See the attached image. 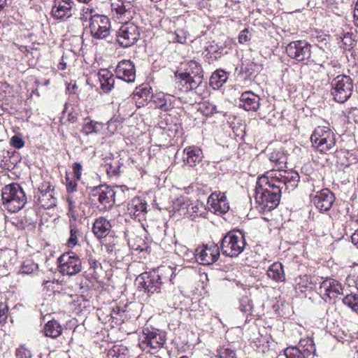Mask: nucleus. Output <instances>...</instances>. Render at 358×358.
<instances>
[{
    "instance_id": "f257e3e1",
    "label": "nucleus",
    "mask_w": 358,
    "mask_h": 358,
    "mask_svg": "<svg viewBox=\"0 0 358 358\" xmlns=\"http://www.w3.org/2000/svg\"><path fill=\"white\" fill-rule=\"evenodd\" d=\"M299 175L294 171H268L259 176L255 187V201L262 210L275 208L282 191L290 192L298 185Z\"/></svg>"
},
{
    "instance_id": "f03ea898",
    "label": "nucleus",
    "mask_w": 358,
    "mask_h": 358,
    "mask_svg": "<svg viewBox=\"0 0 358 358\" xmlns=\"http://www.w3.org/2000/svg\"><path fill=\"white\" fill-rule=\"evenodd\" d=\"M176 88L183 92L197 89L203 82V71L201 66L194 60L185 64L184 72L175 73Z\"/></svg>"
},
{
    "instance_id": "7ed1b4c3",
    "label": "nucleus",
    "mask_w": 358,
    "mask_h": 358,
    "mask_svg": "<svg viewBox=\"0 0 358 358\" xmlns=\"http://www.w3.org/2000/svg\"><path fill=\"white\" fill-rule=\"evenodd\" d=\"M164 273H171V276L173 275L171 268H165V271L163 268H158L157 270L140 274L136 280L138 283V288L149 296L159 293L162 284L166 280V278L163 276Z\"/></svg>"
},
{
    "instance_id": "20e7f679",
    "label": "nucleus",
    "mask_w": 358,
    "mask_h": 358,
    "mask_svg": "<svg viewBox=\"0 0 358 358\" xmlns=\"http://www.w3.org/2000/svg\"><path fill=\"white\" fill-rule=\"evenodd\" d=\"M166 343V331L155 328H145L140 338L139 346L143 351L155 354L162 349Z\"/></svg>"
},
{
    "instance_id": "39448f33",
    "label": "nucleus",
    "mask_w": 358,
    "mask_h": 358,
    "mask_svg": "<svg viewBox=\"0 0 358 358\" xmlns=\"http://www.w3.org/2000/svg\"><path fill=\"white\" fill-rule=\"evenodd\" d=\"M1 197L4 208L11 213L21 210L27 201L24 190L17 183L5 186L2 189Z\"/></svg>"
},
{
    "instance_id": "423d86ee",
    "label": "nucleus",
    "mask_w": 358,
    "mask_h": 358,
    "mask_svg": "<svg viewBox=\"0 0 358 358\" xmlns=\"http://www.w3.org/2000/svg\"><path fill=\"white\" fill-rule=\"evenodd\" d=\"M92 9L86 8L83 9V14L81 15L82 20H87V15L90 16V30L93 38L96 39L106 38L110 33V19L103 15H92Z\"/></svg>"
},
{
    "instance_id": "0eeeda50",
    "label": "nucleus",
    "mask_w": 358,
    "mask_h": 358,
    "mask_svg": "<svg viewBox=\"0 0 358 358\" xmlns=\"http://www.w3.org/2000/svg\"><path fill=\"white\" fill-rule=\"evenodd\" d=\"M330 85L333 99L339 103H345L353 93L354 82L349 76L338 75L333 78Z\"/></svg>"
},
{
    "instance_id": "6e6552de",
    "label": "nucleus",
    "mask_w": 358,
    "mask_h": 358,
    "mask_svg": "<svg viewBox=\"0 0 358 358\" xmlns=\"http://www.w3.org/2000/svg\"><path fill=\"white\" fill-rule=\"evenodd\" d=\"M313 146L319 152L327 153L336 150V138L334 131L325 127H317L310 136Z\"/></svg>"
},
{
    "instance_id": "1a4fd4ad",
    "label": "nucleus",
    "mask_w": 358,
    "mask_h": 358,
    "mask_svg": "<svg viewBox=\"0 0 358 358\" xmlns=\"http://www.w3.org/2000/svg\"><path fill=\"white\" fill-rule=\"evenodd\" d=\"M245 245L244 235L241 231H230L222 239L220 250L226 257H236L243 251Z\"/></svg>"
},
{
    "instance_id": "9d476101",
    "label": "nucleus",
    "mask_w": 358,
    "mask_h": 358,
    "mask_svg": "<svg viewBox=\"0 0 358 358\" xmlns=\"http://www.w3.org/2000/svg\"><path fill=\"white\" fill-rule=\"evenodd\" d=\"M115 192L108 185L94 187L89 192V199L92 206L106 210L115 204Z\"/></svg>"
},
{
    "instance_id": "9b49d317",
    "label": "nucleus",
    "mask_w": 358,
    "mask_h": 358,
    "mask_svg": "<svg viewBox=\"0 0 358 358\" xmlns=\"http://www.w3.org/2000/svg\"><path fill=\"white\" fill-rule=\"evenodd\" d=\"M60 273L64 275H75L82 270V261L73 252H64L57 259Z\"/></svg>"
},
{
    "instance_id": "f8f14e48",
    "label": "nucleus",
    "mask_w": 358,
    "mask_h": 358,
    "mask_svg": "<svg viewBox=\"0 0 358 358\" xmlns=\"http://www.w3.org/2000/svg\"><path fill=\"white\" fill-rule=\"evenodd\" d=\"M140 37L138 26L132 22H124L119 29L117 34V41L122 48H127L134 45Z\"/></svg>"
},
{
    "instance_id": "ddd939ff",
    "label": "nucleus",
    "mask_w": 358,
    "mask_h": 358,
    "mask_svg": "<svg viewBox=\"0 0 358 358\" xmlns=\"http://www.w3.org/2000/svg\"><path fill=\"white\" fill-rule=\"evenodd\" d=\"M311 45L304 40L290 42L286 47L287 55L298 62L308 59L311 56Z\"/></svg>"
},
{
    "instance_id": "4468645a",
    "label": "nucleus",
    "mask_w": 358,
    "mask_h": 358,
    "mask_svg": "<svg viewBox=\"0 0 358 358\" xmlns=\"http://www.w3.org/2000/svg\"><path fill=\"white\" fill-rule=\"evenodd\" d=\"M319 293L325 301L336 299L343 294V289L341 282L333 278H327L320 283Z\"/></svg>"
},
{
    "instance_id": "2eb2a0df",
    "label": "nucleus",
    "mask_w": 358,
    "mask_h": 358,
    "mask_svg": "<svg viewBox=\"0 0 358 358\" xmlns=\"http://www.w3.org/2000/svg\"><path fill=\"white\" fill-rule=\"evenodd\" d=\"M219 257L220 248L216 244H206L196 249V259L201 264H212L218 259Z\"/></svg>"
},
{
    "instance_id": "dca6fc26",
    "label": "nucleus",
    "mask_w": 358,
    "mask_h": 358,
    "mask_svg": "<svg viewBox=\"0 0 358 358\" xmlns=\"http://www.w3.org/2000/svg\"><path fill=\"white\" fill-rule=\"evenodd\" d=\"M73 0H54L51 13L57 20H66L73 15Z\"/></svg>"
},
{
    "instance_id": "f3484780",
    "label": "nucleus",
    "mask_w": 358,
    "mask_h": 358,
    "mask_svg": "<svg viewBox=\"0 0 358 358\" xmlns=\"http://www.w3.org/2000/svg\"><path fill=\"white\" fill-rule=\"evenodd\" d=\"M117 78L122 80L127 83H134L136 80V69L134 63L130 60L120 61L115 68Z\"/></svg>"
},
{
    "instance_id": "a211bd4d",
    "label": "nucleus",
    "mask_w": 358,
    "mask_h": 358,
    "mask_svg": "<svg viewBox=\"0 0 358 358\" xmlns=\"http://www.w3.org/2000/svg\"><path fill=\"white\" fill-rule=\"evenodd\" d=\"M334 201V193L327 188L317 192L312 199V202L320 211L329 210Z\"/></svg>"
},
{
    "instance_id": "6ab92c4d",
    "label": "nucleus",
    "mask_w": 358,
    "mask_h": 358,
    "mask_svg": "<svg viewBox=\"0 0 358 358\" xmlns=\"http://www.w3.org/2000/svg\"><path fill=\"white\" fill-rule=\"evenodd\" d=\"M127 210L132 218L142 222L146 219L147 203L140 198H134L129 203Z\"/></svg>"
},
{
    "instance_id": "aec40b11",
    "label": "nucleus",
    "mask_w": 358,
    "mask_h": 358,
    "mask_svg": "<svg viewBox=\"0 0 358 358\" xmlns=\"http://www.w3.org/2000/svg\"><path fill=\"white\" fill-rule=\"evenodd\" d=\"M112 10L115 11L117 18L122 20V22L130 21L135 14V9L130 1H123L117 0L113 3Z\"/></svg>"
},
{
    "instance_id": "412c9836",
    "label": "nucleus",
    "mask_w": 358,
    "mask_h": 358,
    "mask_svg": "<svg viewBox=\"0 0 358 358\" xmlns=\"http://www.w3.org/2000/svg\"><path fill=\"white\" fill-rule=\"evenodd\" d=\"M260 97L251 91L242 93L239 99V106L245 110L257 111L260 106Z\"/></svg>"
},
{
    "instance_id": "4be33fe9",
    "label": "nucleus",
    "mask_w": 358,
    "mask_h": 358,
    "mask_svg": "<svg viewBox=\"0 0 358 358\" xmlns=\"http://www.w3.org/2000/svg\"><path fill=\"white\" fill-rule=\"evenodd\" d=\"M184 164L190 167L196 166L202 162L203 155L202 150L195 146L188 147L184 150Z\"/></svg>"
},
{
    "instance_id": "5701e85b",
    "label": "nucleus",
    "mask_w": 358,
    "mask_h": 358,
    "mask_svg": "<svg viewBox=\"0 0 358 358\" xmlns=\"http://www.w3.org/2000/svg\"><path fill=\"white\" fill-rule=\"evenodd\" d=\"M110 229L111 224L110 221L103 217L96 219L92 227V231L99 239L106 237Z\"/></svg>"
},
{
    "instance_id": "b1692460",
    "label": "nucleus",
    "mask_w": 358,
    "mask_h": 358,
    "mask_svg": "<svg viewBox=\"0 0 358 358\" xmlns=\"http://www.w3.org/2000/svg\"><path fill=\"white\" fill-rule=\"evenodd\" d=\"M101 88L105 92H110L114 86L115 78L113 73L106 69H100L97 73Z\"/></svg>"
},
{
    "instance_id": "393cba45",
    "label": "nucleus",
    "mask_w": 358,
    "mask_h": 358,
    "mask_svg": "<svg viewBox=\"0 0 358 358\" xmlns=\"http://www.w3.org/2000/svg\"><path fill=\"white\" fill-rule=\"evenodd\" d=\"M301 358H314L315 355V346L313 340L301 339L297 346Z\"/></svg>"
},
{
    "instance_id": "a878e982",
    "label": "nucleus",
    "mask_w": 358,
    "mask_h": 358,
    "mask_svg": "<svg viewBox=\"0 0 358 358\" xmlns=\"http://www.w3.org/2000/svg\"><path fill=\"white\" fill-rule=\"evenodd\" d=\"M215 196L216 192L213 193L208 199L207 204L209 210L217 214L226 213L229 209V203H224V201H218L217 199H214Z\"/></svg>"
},
{
    "instance_id": "bb28decb",
    "label": "nucleus",
    "mask_w": 358,
    "mask_h": 358,
    "mask_svg": "<svg viewBox=\"0 0 358 358\" xmlns=\"http://www.w3.org/2000/svg\"><path fill=\"white\" fill-rule=\"evenodd\" d=\"M151 101L154 103L156 107L164 111H168L173 108L171 96L170 95L165 94L163 92L152 95Z\"/></svg>"
},
{
    "instance_id": "cd10ccee",
    "label": "nucleus",
    "mask_w": 358,
    "mask_h": 358,
    "mask_svg": "<svg viewBox=\"0 0 358 358\" xmlns=\"http://www.w3.org/2000/svg\"><path fill=\"white\" fill-rule=\"evenodd\" d=\"M268 277L276 282H281L285 280V274L283 266L280 262H274L267 270Z\"/></svg>"
},
{
    "instance_id": "c85d7f7f",
    "label": "nucleus",
    "mask_w": 358,
    "mask_h": 358,
    "mask_svg": "<svg viewBox=\"0 0 358 358\" xmlns=\"http://www.w3.org/2000/svg\"><path fill=\"white\" fill-rule=\"evenodd\" d=\"M269 160L277 168L276 170H271V171H285L282 169L286 167L287 159L284 152L278 150L272 152L269 155Z\"/></svg>"
},
{
    "instance_id": "c756f323",
    "label": "nucleus",
    "mask_w": 358,
    "mask_h": 358,
    "mask_svg": "<svg viewBox=\"0 0 358 358\" xmlns=\"http://www.w3.org/2000/svg\"><path fill=\"white\" fill-rule=\"evenodd\" d=\"M228 76L227 72L223 70H217L210 78V85L213 89L222 87L227 82Z\"/></svg>"
},
{
    "instance_id": "7c9ffc66",
    "label": "nucleus",
    "mask_w": 358,
    "mask_h": 358,
    "mask_svg": "<svg viewBox=\"0 0 358 358\" xmlns=\"http://www.w3.org/2000/svg\"><path fill=\"white\" fill-rule=\"evenodd\" d=\"M43 331L45 336L56 338L61 335L62 328L57 321L50 320L45 324Z\"/></svg>"
},
{
    "instance_id": "2f4dec72",
    "label": "nucleus",
    "mask_w": 358,
    "mask_h": 358,
    "mask_svg": "<svg viewBox=\"0 0 358 358\" xmlns=\"http://www.w3.org/2000/svg\"><path fill=\"white\" fill-rule=\"evenodd\" d=\"M38 196L37 201L45 208H50L54 207L57 203V198L55 197V188L52 189L51 193H47L46 194L36 195L35 197Z\"/></svg>"
},
{
    "instance_id": "473e14b6",
    "label": "nucleus",
    "mask_w": 358,
    "mask_h": 358,
    "mask_svg": "<svg viewBox=\"0 0 358 358\" xmlns=\"http://www.w3.org/2000/svg\"><path fill=\"white\" fill-rule=\"evenodd\" d=\"M313 278L307 275L299 276L295 280L296 288L300 289L301 292H305L304 289L309 288L312 289L315 288V284L313 281Z\"/></svg>"
},
{
    "instance_id": "72a5a7b5",
    "label": "nucleus",
    "mask_w": 358,
    "mask_h": 358,
    "mask_svg": "<svg viewBox=\"0 0 358 358\" xmlns=\"http://www.w3.org/2000/svg\"><path fill=\"white\" fill-rule=\"evenodd\" d=\"M134 108L135 101L134 98H127L120 103L118 112L123 115H131L134 113Z\"/></svg>"
},
{
    "instance_id": "f704fd0d",
    "label": "nucleus",
    "mask_w": 358,
    "mask_h": 358,
    "mask_svg": "<svg viewBox=\"0 0 358 358\" xmlns=\"http://www.w3.org/2000/svg\"><path fill=\"white\" fill-rule=\"evenodd\" d=\"M85 122L83 124L82 131L86 134L90 135L93 133H98L102 127L101 123L94 120L85 119Z\"/></svg>"
},
{
    "instance_id": "c9c22d12",
    "label": "nucleus",
    "mask_w": 358,
    "mask_h": 358,
    "mask_svg": "<svg viewBox=\"0 0 358 358\" xmlns=\"http://www.w3.org/2000/svg\"><path fill=\"white\" fill-rule=\"evenodd\" d=\"M81 236V232L76 224H70V237L67 241L69 248H74L78 242V237Z\"/></svg>"
},
{
    "instance_id": "e433bc0d",
    "label": "nucleus",
    "mask_w": 358,
    "mask_h": 358,
    "mask_svg": "<svg viewBox=\"0 0 358 358\" xmlns=\"http://www.w3.org/2000/svg\"><path fill=\"white\" fill-rule=\"evenodd\" d=\"M239 309L243 313L244 315L248 317L250 315L253 310L252 301L248 296H243L240 301Z\"/></svg>"
},
{
    "instance_id": "4c0bfd02",
    "label": "nucleus",
    "mask_w": 358,
    "mask_h": 358,
    "mask_svg": "<svg viewBox=\"0 0 358 358\" xmlns=\"http://www.w3.org/2000/svg\"><path fill=\"white\" fill-rule=\"evenodd\" d=\"M343 303L350 308L354 312L358 313V295L355 294H347L343 299Z\"/></svg>"
},
{
    "instance_id": "58836bf2",
    "label": "nucleus",
    "mask_w": 358,
    "mask_h": 358,
    "mask_svg": "<svg viewBox=\"0 0 358 358\" xmlns=\"http://www.w3.org/2000/svg\"><path fill=\"white\" fill-rule=\"evenodd\" d=\"M32 221L26 217H19L12 221V224L19 229H24L31 225Z\"/></svg>"
},
{
    "instance_id": "ea45409f",
    "label": "nucleus",
    "mask_w": 358,
    "mask_h": 358,
    "mask_svg": "<svg viewBox=\"0 0 358 358\" xmlns=\"http://www.w3.org/2000/svg\"><path fill=\"white\" fill-rule=\"evenodd\" d=\"M218 358H235L234 350L229 348L222 347L217 350Z\"/></svg>"
},
{
    "instance_id": "a19ab883",
    "label": "nucleus",
    "mask_w": 358,
    "mask_h": 358,
    "mask_svg": "<svg viewBox=\"0 0 358 358\" xmlns=\"http://www.w3.org/2000/svg\"><path fill=\"white\" fill-rule=\"evenodd\" d=\"M152 95H153L152 88L150 86H145L141 88L139 91L136 92L135 94V96H138L144 100L150 99V101Z\"/></svg>"
},
{
    "instance_id": "79ce46f5",
    "label": "nucleus",
    "mask_w": 358,
    "mask_h": 358,
    "mask_svg": "<svg viewBox=\"0 0 358 358\" xmlns=\"http://www.w3.org/2000/svg\"><path fill=\"white\" fill-rule=\"evenodd\" d=\"M175 36L176 42L184 44L187 43L189 34L185 30L182 29H178L175 31Z\"/></svg>"
},
{
    "instance_id": "37998d69",
    "label": "nucleus",
    "mask_w": 358,
    "mask_h": 358,
    "mask_svg": "<svg viewBox=\"0 0 358 358\" xmlns=\"http://www.w3.org/2000/svg\"><path fill=\"white\" fill-rule=\"evenodd\" d=\"M16 358H31L32 355L31 351L27 349L24 345H20L15 350Z\"/></svg>"
},
{
    "instance_id": "c03bdc74",
    "label": "nucleus",
    "mask_w": 358,
    "mask_h": 358,
    "mask_svg": "<svg viewBox=\"0 0 358 358\" xmlns=\"http://www.w3.org/2000/svg\"><path fill=\"white\" fill-rule=\"evenodd\" d=\"M38 268L37 264L32 262L31 260L25 261L22 267V273H31Z\"/></svg>"
},
{
    "instance_id": "a18cd8bd",
    "label": "nucleus",
    "mask_w": 358,
    "mask_h": 358,
    "mask_svg": "<svg viewBox=\"0 0 358 358\" xmlns=\"http://www.w3.org/2000/svg\"><path fill=\"white\" fill-rule=\"evenodd\" d=\"M55 188L52 187L50 182L44 181L41 184L38 188V195L46 194L47 193H51L52 189Z\"/></svg>"
},
{
    "instance_id": "49530a36",
    "label": "nucleus",
    "mask_w": 358,
    "mask_h": 358,
    "mask_svg": "<svg viewBox=\"0 0 358 358\" xmlns=\"http://www.w3.org/2000/svg\"><path fill=\"white\" fill-rule=\"evenodd\" d=\"M10 92L9 85L6 83L0 82V102L3 101Z\"/></svg>"
},
{
    "instance_id": "de8ad7c7",
    "label": "nucleus",
    "mask_w": 358,
    "mask_h": 358,
    "mask_svg": "<svg viewBox=\"0 0 358 358\" xmlns=\"http://www.w3.org/2000/svg\"><path fill=\"white\" fill-rule=\"evenodd\" d=\"M285 355L287 358H301L297 346L287 348L285 351Z\"/></svg>"
},
{
    "instance_id": "09e8293b",
    "label": "nucleus",
    "mask_w": 358,
    "mask_h": 358,
    "mask_svg": "<svg viewBox=\"0 0 358 358\" xmlns=\"http://www.w3.org/2000/svg\"><path fill=\"white\" fill-rule=\"evenodd\" d=\"M10 144L17 149H20L24 146V142L21 137L15 135L11 137Z\"/></svg>"
},
{
    "instance_id": "8fccbe9b",
    "label": "nucleus",
    "mask_w": 358,
    "mask_h": 358,
    "mask_svg": "<svg viewBox=\"0 0 358 358\" xmlns=\"http://www.w3.org/2000/svg\"><path fill=\"white\" fill-rule=\"evenodd\" d=\"M202 106L203 108H204L203 113H205L206 115H210L217 113V107L214 104H212L208 102H205L203 103Z\"/></svg>"
},
{
    "instance_id": "3c124183",
    "label": "nucleus",
    "mask_w": 358,
    "mask_h": 358,
    "mask_svg": "<svg viewBox=\"0 0 358 358\" xmlns=\"http://www.w3.org/2000/svg\"><path fill=\"white\" fill-rule=\"evenodd\" d=\"M82 171H83V166L80 163L76 162L73 164V171L74 178L76 180H80Z\"/></svg>"
},
{
    "instance_id": "603ef678",
    "label": "nucleus",
    "mask_w": 358,
    "mask_h": 358,
    "mask_svg": "<svg viewBox=\"0 0 358 358\" xmlns=\"http://www.w3.org/2000/svg\"><path fill=\"white\" fill-rule=\"evenodd\" d=\"M8 310L7 305L4 303H0V322H6Z\"/></svg>"
},
{
    "instance_id": "864d4df0",
    "label": "nucleus",
    "mask_w": 358,
    "mask_h": 358,
    "mask_svg": "<svg viewBox=\"0 0 358 358\" xmlns=\"http://www.w3.org/2000/svg\"><path fill=\"white\" fill-rule=\"evenodd\" d=\"M249 31L248 29H245L241 31L238 36V42L240 43H245L250 41V38L248 35Z\"/></svg>"
},
{
    "instance_id": "5fc2aeb1",
    "label": "nucleus",
    "mask_w": 358,
    "mask_h": 358,
    "mask_svg": "<svg viewBox=\"0 0 358 358\" xmlns=\"http://www.w3.org/2000/svg\"><path fill=\"white\" fill-rule=\"evenodd\" d=\"M66 179V189L69 193L74 192L76 190L77 184L75 181L70 180L68 178Z\"/></svg>"
},
{
    "instance_id": "6e6d98bb",
    "label": "nucleus",
    "mask_w": 358,
    "mask_h": 358,
    "mask_svg": "<svg viewBox=\"0 0 358 358\" xmlns=\"http://www.w3.org/2000/svg\"><path fill=\"white\" fill-rule=\"evenodd\" d=\"M120 165L116 166V165L110 164L109 167L107 169V172L108 173H111L114 176H117L120 172Z\"/></svg>"
},
{
    "instance_id": "4d7b16f0",
    "label": "nucleus",
    "mask_w": 358,
    "mask_h": 358,
    "mask_svg": "<svg viewBox=\"0 0 358 358\" xmlns=\"http://www.w3.org/2000/svg\"><path fill=\"white\" fill-rule=\"evenodd\" d=\"M252 64L249 66H247L245 67H241V71L240 72L241 73H245L246 75V77H250V75L252 74Z\"/></svg>"
},
{
    "instance_id": "13d9d810",
    "label": "nucleus",
    "mask_w": 358,
    "mask_h": 358,
    "mask_svg": "<svg viewBox=\"0 0 358 358\" xmlns=\"http://www.w3.org/2000/svg\"><path fill=\"white\" fill-rule=\"evenodd\" d=\"M88 263L90 268L93 269L94 271H95L99 265V262L95 259L93 258H90L88 259Z\"/></svg>"
},
{
    "instance_id": "bf43d9fd",
    "label": "nucleus",
    "mask_w": 358,
    "mask_h": 358,
    "mask_svg": "<svg viewBox=\"0 0 358 358\" xmlns=\"http://www.w3.org/2000/svg\"><path fill=\"white\" fill-rule=\"evenodd\" d=\"M353 17H354L355 24L357 27H358V0L357 1L355 6Z\"/></svg>"
},
{
    "instance_id": "052dcab7",
    "label": "nucleus",
    "mask_w": 358,
    "mask_h": 358,
    "mask_svg": "<svg viewBox=\"0 0 358 358\" xmlns=\"http://www.w3.org/2000/svg\"><path fill=\"white\" fill-rule=\"evenodd\" d=\"M214 199H217L218 201H224V203H228L227 201V196H225V194L224 193H216V196L214 197Z\"/></svg>"
},
{
    "instance_id": "680f3d73",
    "label": "nucleus",
    "mask_w": 358,
    "mask_h": 358,
    "mask_svg": "<svg viewBox=\"0 0 358 358\" xmlns=\"http://www.w3.org/2000/svg\"><path fill=\"white\" fill-rule=\"evenodd\" d=\"M352 243L358 248V229L351 236Z\"/></svg>"
},
{
    "instance_id": "e2e57ef3",
    "label": "nucleus",
    "mask_w": 358,
    "mask_h": 358,
    "mask_svg": "<svg viewBox=\"0 0 358 358\" xmlns=\"http://www.w3.org/2000/svg\"><path fill=\"white\" fill-rule=\"evenodd\" d=\"M67 202H68V204H69V211L70 212H73L74 208H75V206H74V202L72 200V199L71 198H68L67 199Z\"/></svg>"
},
{
    "instance_id": "0e129e2a",
    "label": "nucleus",
    "mask_w": 358,
    "mask_h": 358,
    "mask_svg": "<svg viewBox=\"0 0 358 358\" xmlns=\"http://www.w3.org/2000/svg\"><path fill=\"white\" fill-rule=\"evenodd\" d=\"M116 251L115 245H106V252L108 254H112L113 252Z\"/></svg>"
},
{
    "instance_id": "69168bd1",
    "label": "nucleus",
    "mask_w": 358,
    "mask_h": 358,
    "mask_svg": "<svg viewBox=\"0 0 358 358\" xmlns=\"http://www.w3.org/2000/svg\"><path fill=\"white\" fill-rule=\"evenodd\" d=\"M7 4V0H0V12L5 8Z\"/></svg>"
},
{
    "instance_id": "338daca9",
    "label": "nucleus",
    "mask_w": 358,
    "mask_h": 358,
    "mask_svg": "<svg viewBox=\"0 0 358 358\" xmlns=\"http://www.w3.org/2000/svg\"><path fill=\"white\" fill-rule=\"evenodd\" d=\"M78 1L80 2H83V3H88L90 2L91 0H78Z\"/></svg>"
},
{
    "instance_id": "774afa93",
    "label": "nucleus",
    "mask_w": 358,
    "mask_h": 358,
    "mask_svg": "<svg viewBox=\"0 0 358 358\" xmlns=\"http://www.w3.org/2000/svg\"><path fill=\"white\" fill-rule=\"evenodd\" d=\"M356 287H357V288L358 289V276H357V278L356 280Z\"/></svg>"
}]
</instances>
